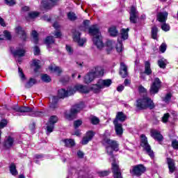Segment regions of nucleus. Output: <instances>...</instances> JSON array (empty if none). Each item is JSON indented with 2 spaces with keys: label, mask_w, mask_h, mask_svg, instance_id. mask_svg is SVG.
I'll return each mask as SVG.
<instances>
[{
  "label": "nucleus",
  "mask_w": 178,
  "mask_h": 178,
  "mask_svg": "<svg viewBox=\"0 0 178 178\" xmlns=\"http://www.w3.org/2000/svg\"><path fill=\"white\" fill-rule=\"evenodd\" d=\"M136 107L138 109H145L147 108H149V109H154L155 105L151 99L145 96L143 97V98L137 100Z\"/></svg>",
  "instance_id": "obj_5"
},
{
  "label": "nucleus",
  "mask_w": 178,
  "mask_h": 178,
  "mask_svg": "<svg viewBox=\"0 0 178 178\" xmlns=\"http://www.w3.org/2000/svg\"><path fill=\"white\" fill-rule=\"evenodd\" d=\"M37 81L35 79H31L28 83L25 85L26 88H30V87H33L34 84H36Z\"/></svg>",
  "instance_id": "obj_36"
},
{
  "label": "nucleus",
  "mask_w": 178,
  "mask_h": 178,
  "mask_svg": "<svg viewBox=\"0 0 178 178\" xmlns=\"http://www.w3.org/2000/svg\"><path fill=\"white\" fill-rule=\"evenodd\" d=\"M49 106L51 109H56V108H58V103H54L51 102Z\"/></svg>",
  "instance_id": "obj_58"
},
{
  "label": "nucleus",
  "mask_w": 178,
  "mask_h": 178,
  "mask_svg": "<svg viewBox=\"0 0 178 178\" xmlns=\"http://www.w3.org/2000/svg\"><path fill=\"white\" fill-rule=\"evenodd\" d=\"M84 108V104L83 103H80L78 104H75L72 106L70 113L67 115L68 120H73L76 119L77 116V113L80 112Z\"/></svg>",
  "instance_id": "obj_9"
},
{
  "label": "nucleus",
  "mask_w": 178,
  "mask_h": 178,
  "mask_svg": "<svg viewBox=\"0 0 178 178\" xmlns=\"http://www.w3.org/2000/svg\"><path fill=\"white\" fill-rule=\"evenodd\" d=\"M172 145L175 149H178V141L176 140H172Z\"/></svg>",
  "instance_id": "obj_55"
},
{
  "label": "nucleus",
  "mask_w": 178,
  "mask_h": 178,
  "mask_svg": "<svg viewBox=\"0 0 178 178\" xmlns=\"http://www.w3.org/2000/svg\"><path fill=\"white\" fill-rule=\"evenodd\" d=\"M161 29L163 30V31H169V30H170V26L166 24V22H163L161 25Z\"/></svg>",
  "instance_id": "obj_40"
},
{
  "label": "nucleus",
  "mask_w": 178,
  "mask_h": 178,
  "mask_svg": "<svg viewBox=\"0 0 178 178\" xmlns=\"http://www.w3.org/2000/svg\"><path fill=\"white\" fill-rule=\"evenodd\" d=\"M120 74L123 79L127 77V66L124 63H120Z\"/></svg>",
  "instance_id": "obj_20"
},
{
  "label": "nucleus",
  "mask_w": 178,
  "mask_h": 178,
  "mask_svg": "<svg viewBox=\"0 0 178 178\" xmlns=\"http://www.w3.org/2000/svg\"><path fill=\"white\" fill-rule=\"evenodd\" d=\"M10 172L13 176H16L17 175V170H16V165L15 163H12L10 165Z\"/></svg>",
  "instance_id": "obj_33"
},
{
  "label": "nucleus",
  "mask_w": 178,
  "mask_h": 178,
  "mask_svg": "<svg viewBox=\"0 0 178 178\" xmlns=\"http://www.w3.org/2000/svg\"><path fill=\"white\" fill-rule=\"evenodd\" d=\"M13 110L15 111V112H19L22 115H24L25 113H29V115L33 116V118L37 116H44L43 111H37L36 110H33L32 108L29 106L19 107L15 106L13 107Z\"/></svg>",
  "instance_id": "obj_4"
},
{
  "label": "nucleus",
  "mask_w": 178,
  "mask_h": 178,
  "mask_svg": "<svg viewBox=\"0 0 178 178\" xmlns=\"http://www.w3.org/2000/svg\"><path fill=\"white\" fill-rule=\"evenodd\" d=\"M76 155H77L78 158H81V159L84 158V153L81 150H79L77 152Z\"/></svg>",
  "instance_id": "obj_56"
},
{
  "label": "nucleus",
  "mask_w": 178,
  "mask_h": 178,
  "mask_svg": "<svg viewBox=\"0 0 178 178\" xmlns=\"http://www.w3.org/2000/svg\"><path fill=\"white\" fill-rule=\"evenodd\" d=\"M157 20L160 23H166L168 20V12H160L157 14Z\"/></svg>",
  "instance_id": "obj_19"
},
{
  "label": "nucleus",
  "mask_w": 178,
  "mask_h": 178,
  "mask_svg": "<svg viewBox=\"0 0 178 178\" xmlns=\"http://www.w3.org/2000/svg\"><path fill=\"white\" fill-rule=\"evenodd\" d=\"M114 120H117V122H124L126 120V115L123 112H118Z\"/></svg>",
  "instance_id": "obj_26"
},
{
  "label": "nucleus",
  "mask_w": 178,
  "mask_h": 178,
  "mask_svg": "<svg viewBox=\"0 0 178 178\" xmlns=\"http://www.w3.org/2000/svg\"><path fill=\"white\" fill-rule=\"evenodd\" d=\"M140 145L143 147L144 151L150 156V158H154V151L151 149V145L148 144V140H147V136L145 135L140 136Z\"/></svg>",
  "instance_id": "obj_8"
},
{
  "label": "nucleus",
  "mask_w": 178,
  "mask_h": 178,
  "mask_svg": "<svg viewBox=\"0 0 178 178\" xmlns=\"http://www.w3.org/2000/svg\"><path fill=\"white\" fill-rule=\"evenodd\" d=\"M32 37L33 38L34 44H37L38 42V33L35 31H32Z\"/></svg>",
  "instance_id": "obj_39"
},
{
  "label": "nucleus",
  "mask_w": 178,
  "mask_h": 178,
  "mask_svg": "<svg viewBox=\"0 0 178 178\" xmlns=\"http://www.w3.org/2000/svg\"><path fill=\"white\" fill-rule=\"evenodd\" d=\"M59 101V96H54L51 99V102L54 104H58V102Z\"/></svg>",
  "instance_id": "obj_57"
},
{
  "label": "nucleus",
  "mask_w": 178,
  "mask_h": 178,
  "mask_svg": "<svg viewBox=\"0 0 178 178\" xmlns=\"http://www.w3.org/2000/svg\"><path fill=\"white\" fill-rule=\"evenodd\" d=\"M42 20H44L45 22H51V17H49L48 15H44L42 17Z\"/></svg>",
  "instance_id": "obj_64"
},
{
  "label": "nucleus",
  "mask_w": 178,
  "mask_h": 178,
  "mask_svg": "<svg viewBox=\"0 0 178 178\" xmlns=\"http://www.w3.org/2000/svg\"><path fill=\"white\" fill-rule=\"evenodd\" d=\"M167 163L168 165L169 173H175L176 172V165H175V161L172 159H167Z\"/></svg>",
  "instance_id": "obj_17"
},
{
  "label": "nucleus",
  "mask_w": 178,
  "mask_h": 178,
  "mask_svg": "<svg viewBox=\"0 0 178 178\" xmlns=\"http://www.w3.org/2000/svg\"><path fill=\"white\" fill-rule=\"evenodd\" d=\"M5 1L8 6H13V5H15V0H5Z\"/></svg>",
  "instance_id": "obj_54"
},
{
  "label": "nucleus",
  "mask_w": 178,
  "mask_h": 178,
  "mask_svg": "<svg viewBox=\"0 0 178 178\" xmlns=\"http://www.w3.org/2000/svg\"><path fill=\"white\" fill-rule=\"evenodd\" d=\"M83 26H84L85 29H88V26H90V20H88V19L84 20Z\"/></svg>",
  "instance_id": "obj_59"
},
{
  "label": "nucleus",
  "mask_w": 178,
  "mask_h": 178,
  "mask_svg": "<svg viewBox=\"0 0 178 178\" xmlns=\"http://www.w3.org/2000/svg\"><path fill=\"white\" fill-rule=\"evenodd\" d=\"M108 32L110 33V35H112L113 37H116L118 35V30L116 29V27L112 26L108 29Z\"/></svg>",
  "instance_id": "obj_34"
},
{
  "label": "nucleus",
  "mask_w": 178,
  "mask_h": 178,
  "mask_svg": "<svg viewBox=\"0 0 178 178\" xmlns=\"http://www.w3.org/2000/svg\"><path fill=\"white\" fill-rule=\"evenodd\" d=\"M170 116V115H169V113H165L163 116L161 118L163 123H167L168 120H169Z\"/></svg>",
  "instance_id": "obj_49"
},
{
  "label": "nucleus",
  "mask_w": 178,
  "mask_h": 178,
  "mask_svg": "<svg viewBox=\"0 0 178 178\" xmlns=\"http://www.w3.org/2000/svg\"><path fill=\"white\" fill-rule=\"evenodd\" d=\"M83 124V121L81 120H77L74 122V129H78L80 127V125Z\"/></svg>",
  "instance_id": "obj_47"
},
{
  "label": "nucleus",
  "mask_w": 178,
  "mask_h": 178,
  "mask_svg": "<svg viewBox=\"0 0 178 178\" xmlns=\"http://www.w3.org/2000/svg\"><path fill=\"white\" fill-rule=\"evenodd\" d=\"M130 29L129 28L122 29L120 31V35L122 40H127L129 38V31Z\"/></svg>",
  "instance_id": "obj_23"
},
{
  "label": "nucleus",
  "mask_w": 178,
  "mask_h": 178,
  "mask_svg": "<svg viewBox=\"0 0 178 178\" xmlns=\"http://www.w3.org/2000/svg\"><path fill=\"white\" fill-rule=\"evenodd\" d=\"M161 82L159 78H155L150 88L151 94H157L159 91V88H161Z\"/></svg>",
  "instance_id": "obj_11"
},
{
  "label": "nucleus",
  "mask_w": 178,
  "mask_h": 178,
  "mask_svg": "<svg viewBox=\"0 0 178 178\" xmlns=\"http://www.w3.org/2000/svg\"><path fill=\"white\" fill-rule=\"evenodd\" d=\"M151 136L154 138V140H156V141H159V143H161L162 140L163 139V136H162V134H161V132L159 131H157L156 129H152L151 131Z\"/></svg>",
  "instance_id": "obj_16"
},
{
  "label": "nucleus",
  "mask_w": 178,
  "mask_h": 178,
  "mask_svg": "<svg viewBox=\"0 0 178 178\" xmlns=\"http://www.w3.org/2000/svg\"><path fill=\"white\" fill-rule=\"evenodd\" d=\"M13 143H15V140L13 139V138L9 136L4 141V146L6 147V148H10L13 146Z\"/></svg>",
  "instance_id": "obj_22"
},
{
  "label": "nucleus",
  "mask_w": 178,
  "mask_h": 178,
  "mask_svg": "<svg viewBox=\"0 0 178 178\" xmlns=\"http://www.w3.org/2000/svg\"><path fill=\"white\" fill-rule=\"evenodd\" d=\"M90 122L92 124H98V123H99V118L95 116H92L90 117Z\"/></svg>",
  "instance_id": "obj_41"
},
{
  "label": "nucleus",
  "mask_w": 178,
  "mask_h": 178,
  "mask_svg": "<svg viewBox=\"0 0 178 178\" xmlns=\"http://www.w3.org/2000/svg\"><path fill=\"white\" fill-rule=\"evenodd\" d=\"M106 136H108L106 133L104 134L103 143L106 145V151L108 155L111 156L110 161L112 162L111 165L114 178H123L119 169V161L113 156V151H119V145L115 140L106 138Z\"/></svg>",
  "instance_id": "obj_1"
},
{
  "label": "nucleus",
  "mask_w": 178,
  "mask_h": 178,
  "mask_svg": "<svg viewBox=\"0 0 178 178\" xmlns=\"http://www.w3.org/2000/svg\"><path fill=\"white\" fill-rule=\"evenodd\" d=\"M158 31V27L154 26L152 28V38H153L154 40H157Z\"/></svg>",
  "instance_id": "obj_31"
},
{
  "label": "nucleus",
  "mask_w": 178,
  "mask_h": 178,
  "mask_svg": "<svg viewBox=\"0 0 178 178\" xmlns=\"http://www.w3.org/2000/svg\"><path fill=\"white\" fill-rule=\"evenodd\" d=\"M15 31H16V33H17V34L21 35V38H22V40L24 41H26V38H27V35H26V32H24V31L23 30V28H22V26L17 27L15 29Z\"/></svg>",
  "instance_id": "obj_21"
},
{
  "label": "nucleus",
  "mask_w": 178,
  "mask_h": 178,
  "mask_svg": "<svg viewBox=\"0 0 178 178\" xmlns=\"http://www.w3.org/2000/svg\"><path fill=\"white\" fill-rule=\"evenodd\" d=\"M67 143H68L69 145H70L71 147H74V145L75 144L74 140H73V139H68Z\"/></svg>",
  "instance_id": "obj_62"
},
{
  "label": "nucleus",
  "mask_w": 178,
  "mask_h": 178,
  "mask_svg": "<svg viewBox=\"0 0 178 178\" xmlns=\"http://www.w3.org/2000/svg\"><path fill=\"white\" fill-rule=\"evenodd\" d=\"M39 13L37 12H31L28 14V16L26 17V19L28 20V22H30V20H33V19H35V17H38Z\"/></svg>",
  "instance_id": "obj_30"
},
{
  "label": "nucleus",
  "mask_w": 178,
  "mask_h": 178,
  "mask_svg": "<svg viewBox=\"0 0 178 178\" xmlns=\"http://www.w3.org/2000/svg\"><path fill=\"white\" fill-rule=\"evenodd\" d=\"M168 63H169L168 60L165 59L164 58H162L158 60V65L159 67H161V69H165Z\"/></svg>",
  "instance_id": "obj_24"
},
{
  "label": "nucleus",
  "mask_w": 178,
  "mask_h": 178,
  "mask_svg": "<svg viewBox=\"0 0 178 178\" xmlns=\"http://www.w3.org/2000/svg\"><path fill=\"white\" fill-rule=\"evenodd\" d=\"M3 35H4V37L6 40H10V33H9L8 31H3Z\"/></svg>",
  "instance_id": "obj_53"
},
{
  "label": "nucleus",
  "mask_w": 178,
  "mask_h": 178,
  "mask_svg": "<svg viewBox=\"0 0 178 178\" xmlns=\"http://www.w3.org/2000/svg\"><path fill=\"white\" fill-rule=\"evenodd\" d=\"M130 17L129 20L131 23L136 24L137 23V19H138V14L137 12V9H136V7L131 6V11L129 12Z\"/></svg>",
  "instance_id": "obj_15"
},
{
  "label": "nucleus",
  "mask_w": 178,
  "mask_h": 178,
  "mask_svg": "<svg viewBox=\"0 0 178 178\" xmlns=\"http://www.w3.org/2000/svg\"><path fill=\"white\" fill-rule=\"evenodd\" d=\"M33 51L34 55H40V48L38 47H35Z\"/></svg>",
  "instance_id": "obj_60"
},
{
  "label": "nucleus",
  "mask_w": 178,
  "mask_h": 178,
  "mask_svg": "<svg viewBox=\"0 0 178 178\" xmlns=\"http://www.w3.org/2000/svg\"><path fill=\"white\" fill-rule=\"evenodd\" d=\"M94 136H95V132L93 131H88L81 140V144L86 145L88 143H90V141L94 138Z\"/></svg>",
  "instance_id": "obj_14"
},
{
  "label": "nucleus",
  "mask_w": 178,
  "mask_h": 178,
  "mask_svg": "<svg viewBox=\"0 0 178 178\" xmlns=\"http://www.w3.org/2000/svg\"><path fill=\"white\" fill-rule=\"evenodd\" d=\"M42 81H44V83H49L51 81V77L47 74L42 76Z\"/></svg>",
  "instance_id": "obj_44"
},
{
  "label": "nucleus",
  "mask_w": 178,
  "mask_h": 178,
  "mask_svg": "<svg viewBox=\"0 0 178 178\" xmlns=\"http://www.w3.org/2000/svg\"><path fill=\"white\" fill-rule=\"evenodd\" d=\"M145 73L147 74V76H149V74L152 73V70H151V63L148 61H145Z\"/></svg>",
  "instance_id": "obj_28"
},
{
  "label": "nucleus",
  "mask_w": 178,
  "mask_h": 178,
  "mask_svg": "<svg viewBox=\"0 0 178 178\" xmlns=\"http://www.w3.org/2000/svg\"><path fill=\"white\" fill-rule=\"evenodd\" d=\"M89 34L93 36L92 41L97 49H102L104 48V42L102 41V35L99 31V26L95 24L89 27Z\"/></svg>",
  "instance_id": "obj_2"
},
{
  "label": "nucleus",
  "mask_w": 178,
  "mask_h": 178,
  "mask_svg": "<svg viewBox=\"0 0 178 178\" xmlns=\"http://www.w3.org/2000/svg\"><path fill=\"white\" fill-rule=\"evenodd\" d=\"M54 42H55V40H54L53 36H48L44 40V44H46L47 48H49V47H51Z\"/></svg>",
  "instance_id": "obj_27"
},
{
  "label": "nucleus",
  "mask_w": 178,
  "mask_h": 178,
  "mask_svg": "<svg viewBox=\"0 0 178 178\" xmlns=\"http://www.w3.org/2000/svg\"><path fill=\"white\" fill-rule=\"evenodd\" d=\"M115 48L118 52H122V51H123V42L122 40H120V39H118V43Z\"/></svg>",
  "instance_id": "obj_32"
},
{
  "label": "nucleus",
  "mask_w": 178,
  "mask_h": 178,
  "mask_svg": "<svg viewBox=\"0 0 178 178\" xmlns=\"http://www.w3.org/2000/svg\"><path fill=\"white\" fill-rule=\"evenodd\" d=\"M12 54L14 55V56H24L26 51L23 49H17L15 51H12Z\"/></svg>",
  "instance_id": "obj_25"
},
{
  "label": "nucleus",
  "mask_w": 178,
  "mask_h": 178,
  "mask_svg": "<svg viewBox=\"0 0 178 178\" xmlns=\"http://www.w3.org/2000/svg\"><path fill=\"white\" fill-rule=\"evenodd\" d=\"M33 66H35V67L36 68L35 70V72H37V70H38V69H40V63H41V61H40V60H33Z\"/></svg>",
  "instance_id": "obj_42"
},
{
  "label": "nucleus",
  "mask_w": 178,
  "mask_h": 178,
  "mask_svg": "<svg viewBox=\"0 0 178 178\" xmlns=\"http://www.w3.org/2000/svg\"><path fill=\"white\" fill-rule=\"evenodd\" d=\"M113 124L116 134L118 136H122V134H123V127H122V124L119 123L118 120H114Z\"/></svg>",
  "instance_id": "obj_18"
},
{
  "label": "nucleus",
  "mask_w": 178,
  "mask_h": 178,
  "mask_svg": "<svg viewBox=\"0 0 178 178\" xmlns=\"http://www.w3.org/2000/svg\"><path fill=\"white\" fill-rule=\"evenodd\" d=\"M58 1L59 0H43L42 2V8L44 10H51V9L56 5V3L58 2Z\"/></svg>",
  "instance_id": "obj_10"
},
{
  "label": "nucleus",
  "mask_w": 178,
  "mask_h": 178,
  "mask_svg": "<svg viewBox=\"0 0 178 178\" xmlns=\"http://www.w3.org/2000/svg\"><path fill=\"white\" fill-rule=\"evenodd\" d=\"M49 70L51 72V73H56V74H60V73H62V69L59 67L50 66L49 67Z\"/></svg>",
  "instance_id": "obj_29"
},
{
  "label": "nucleus",
  "mask_w": 178,
  "mask_h": 178,
  "mask_svg": "<svg viewBox=\"0 0 178 178\" xmlns=\"http://www.w3.org/2000/svg\"><path fill=\"white\" fill-rule=\"evenodd\" d=\"M78 176L79 178H87L86 177V176H88V174L83 171V170H80L79 172L78 173Z\"/></svg>",
  "instance_id": "obj_48"
},
{
  "label": "nucleus",
  "mask_w": 178,
  "mask_h": 178,
  "mask_svg": "<svg viewBox=\"0 0 178 178\" xmlns=\"http://www.w3.org/2000/svg\"><path fill=\"white\" fill-rule=\"evenodd\" d=\"M81 33H80V32L75 31L73 34V40L75 42H77L79 47H83L84 44L87 42V40H86V38H81Z\"/></svg>",
  "instance_id": "obj_12"
},
{
  "label": "nucleus",
  "mask_w": 178,
  "mask_h": 178,
  "mask_svg": "<svg viewBox=\"0 0 178 178\" xmlns=\"http://www.w3.org/2000/svg\"><path fill=\"white\" fill-rule=\"evenodd\" d=\"M57 122H58V117L56 115H53V116L50 117V118L49 120V124L54 125L55 123H56Z\"/></svg>",
  "instance_id": "obj_38"
},
{
  "label": "nucleus",
  "mask_w": 178,
  "mask_h": 178,
  "mask_svg": "<svg viewBox=\"0 0 178 178\" xmlns=\"http://www.w3.org/2000/svg\"><path fill=\"white\" fill-rule=\"evenodd\" d=\"M18 73L21 80L22 81H24V80H26V76H24V74L23 73V70H22V68H18Z\"/></svg>",
  "instance_id": "obj_43"
},
{
  "label": "nucleus",
  "mask_w": 178,
  "mask_h": 178,
  "mask_svg": "<svg viewBox=\"0 0 178 178\" xmlns=\"http://www.w3.org/2000/svg\"><path fill=\"white\" fill-rule=\"evenodd\" d=\"M138 91L140 94H147V89L144 88L143 86H140L138 87Z\"/></svg>",
  "instance_id": "obj_52"
},
{
  "label": "nucleus",
  "mask_w": 178,
  "mask_h": 178,
  "mask_svg": "<svg viewBox=\"0 0 178 178\" xmlns=\"http://www.w3.org/2000/svg\"><path fill=\"white\" fill-rule=\"evenodd\" d=\"M97 175L99 177H105V176L109 175V171H99L97 172Z\"/></svg>",
  "instance_id": "obj_46"
},
{
  "label": "nucleus",
  "mask_w": 178,
  "mask_h": 178,
  "mask_svg": "<svg viewBox=\"0 0 178 178\" xmlns=\"http://www.w3.org/2000/svg\"><path fill=\"white\" fill-rule=\"evenodd\" d=\"M172 98V95L170 93H168L165 97L163 99V101L164 102H165L166 104H168V102H169V101H170Z\"/></svg>",
  "instance_id": "obj_50"
},
{
  "label": "nucleus",
  "mask_w": 178,
  "mask_h": 178,
  "mask_svg": "<svg viewBox=\"0 0 178 178\" xmlns=\"http://www.w3.org/2000/svg\"><path fill=\"white\" fill-rule=\"evenodd\" d=\"M54 125L53 124H49V122L47 127V134H49V133H52V131H54Z\"/></svg>",
  "instance_id": "obj_45"
},
{
  "label": "nucleus",
  "mask_w": 178,
  "mask_h": 178,
  "mask_svg": "<svg viewBox=\"0 0 178 178\" xmlns=\"http://www.w3.org/2000/svg\"><path fill=\"white\" fill-rule=\"evenodd\" d=\"M102 76H104V68L97 66L84 76V83L90 84L95 77H102Z\"/></svg>",
  "instance_id": "obj_3"
},
{
  "label": "nucleus",
  "mask_w": 178,
  "mask_h": 178,
  "mask_svg": "<svg viewBox=\"0 0 178 178\" xmlns=\"http://www.w3.org/2000/svg\"><path fill=\"white\" fill-rule=\"evenodd\" d=\"M111 84H112L111 79H99L97 84L92 85L90 88L93 92H100L101 90L110 87Z\"/></svg>",
  "instance_id": "obj_6"
},
{
  "label": "nucleus",
  "mask_w": 178,
  "mask_h": 178,
  "mask_svg": "<svg viewBox=\"0 0 178 178\" xmlns=\"http://www.w3.org/2000/svg\"><path fill=\"white\" fill-rule=\"evenodd\" d=\"M132 175L135 176L139 177L144 172H145V167L144 165L140 164L133 167L132 170H130Z\"/></svg>",
  "instance_id": "obj_13"
},
{
  "label": "nucleus",
  "mask_w": 178,
  "mask_h": 178,
  "mask_svg": "<svg viewBox=\"0 0 178 178\" xmlns=\"http://www.w3.org/2000/svg\"><path fill=\"white\" fill-rule=\"evenodd\" d=\"M60 144L64 145V147H67V139H63L60 142Z\"/></svg>",
  "instance_id": "obj_63"
},
{
  "label": "nucleus",
  "mask_w": 178,
  "mask_h": 178,
  "mask_svg": "<svg viewBox=\"0 0 178 178\" xmlns=\"http://www.w3.org/2000/svg\"><path fill=\"white\" fill-rule=\"evenodd\" d=\"M58 97L59 98H65L67 97V91L65 89H61L58 90Z\"/></svg>",
  "instance_id": "obj_35"
},
{
  "label": "nucleus",
  "mask_w": 178,
  "mask_h": 178,
  "mask_svg": "<svg viewBox=\"0 0 178 178\" xmlns=\"http://www.w3.org/2000/svg\"><path fill=\"white\" fill-rule=\"evenodd\" d=\"M92 89L87 87L86 86L83 85H76L74 87H68L67 90V95L68 97L70 95H73L76 93V91H79V92H83L84 94H87L88 92H90V90Z\"/></svg>",
  "instance_id": "obj_7"
},
{
  "label": "nucleus",
  "mask_w": 178,
  "mask_h": 178,
  "mask_svg": "<svg viewBox=\"0 0 178 178\" xmlns=\"http://www.w3.org/2000/svg\"><path fill=\"white\" fill-rule=\"evenodd\" d=\"M124 90V86L123 85H120L117 88V91H118V92H122V91H123Z\"/></svg>",
  "instance_id": "obj_61"
},
{
  "label": "nucleus",
  "mask_w": 178,
  "mask_h": 178,
  "mask_svg": "<svg viewBox=\"0 0 178 178\" xmlns=\"http://www.w3.org/2000/svg\"><path fill=\"white\" fill-rule=\"evenodd\" d=\"M166 48H167L166 44L162 43L159 47V50L161 51V52H162V54H163L166 51Z\"/></svg>",
  "instance_id": "obj_51"
},
{
  "label": "nucleus",
  "mask_w": 178,
  "mask_h": 178,
  "mask_svg": "<svg viewBox=\"0 0 178 178\" xmlns=\"http://www.w3.org/2000/svg\"><path fill=\"white\" fill-rule=\"evenodd\" d=\"M67 17L71 22H74V20L77 19V16H76V14L73 12L68 13Z\"/></svg>",
  "instance_id": "obj_37"
}]
</instances>
